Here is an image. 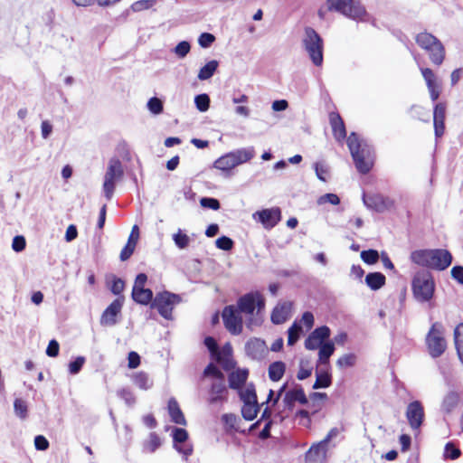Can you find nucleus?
Returning <instances> with one entry per match:
<instances>
[{
  "label": "nucleus",
  "mask_w": 463,
  "mask_h": 463,
  "mask_svg": "<svg viewBox=\"0 0 463 463\" xmlns=\"http://www.w3.org/2000/svg\"><path fill=\"white\" fill-rule=\"evenodd\" d=\"M133 383L142 390H148L152 387L153 382L145 372H138L133 375Z\"/></svg>",
  "instance_id": "nucleus-39"
},
{
  "label": "nucleus",
  "mask_w": 463,
  "mask_h": 463,
  "mask_svg": "<svg viewBox=\"0 0 463 463\" xmlns=\"http://www.w3.org/2000/svg\"><path fill=\"white\" fill-rule=\"evenodd\" d=\"M356 363V355L354 354H345L336 361L339 368L352 367Z\"/></svg>",
  "instance_id": "nucleus-52"
},
{
  "label": "nucleus",
  "mask_w": 463,
  "mask_h": 463,
  "mask_svg": "<svg viewBox=\"0 0 463 463\" xmlns=\"http://www.w3.org/2000/svg\"><path fill=\"white\" fill-rule=\"evenodd\" d=\"M112 278L111 283L109 285V290L112 294L118 296L122 293L125 288V282L122 279L116 277L115 275H111Z\"/></svg>",
  "instance_id": "nucleus-51"
},
{
  "label": "nucleus",
  "mask_w": 463,
  "mask_h": 463,
  "mask_svg": "<svg viewBox=\"0 0 463 463\" xmlns=\"http://www.w3.org/2000/svg\"><path fill=\"white\" fill-rule=\"evenodd\" d=\"M161 444L160 437L156 432H151L149 434V439L143 443V450L145 452L154 453Z\"/></svg>",
  "instance_id": "nucleus-40"
},
{
  "label": "nucleus",
  "mask_w": 463,
  "mask_h": 463,
  "mask_svg": "<svg viewBox=\"0 0 463 463\" xmlns=\"http://www.w3.org/2000/svg\"><path fill=\"white\" fill-rule=\"evenodd\" d=\"M124 305V297L114 299L102 312L99 323L102 326H114L119 322L121 309Z\"/></svg>",
  "instance_id": "nucleus-14"
},
{
  "label": "nucleus",
  "mask_w": 463,
  "mask_h": 463,
  "mask_svg": "<svg viewBox=\"0 0 463 463\" xmlns=\"http://www.w3.org/2000/svg\"><path fill=\"white\" fill-rule=\"evenodd\" d=\"M173 241L175 246L180 250L187 248L190 243L189 236L184 233L181 229H179L176 233L173 234Z\"/></svg>",
  "instance_id": "nucleus-45"
},
{
  "label": "nucleus",
  "mask_w": 463,
  "mask_h": 463,
  "mask_svg": "<svg viewBox=\"0 0 463 463\" xmlns=\"http://www.w3.org/2000/svg\"><path fill=\"white\" fill-rule=\"evenodd\" d=\"M454 342L458 359L463 364V324H459L454 330Z\"/></svg>",
  "instance_id": "nucleus-38"
},
{
  "label": "nucleus",
  "mask_w": 463,
  "mask_h": 463,
  "mask_svg": "<svg viewBox=\"0 0 463 463\" xmlns=\"http://www.w3.org/2000/svg\"><path fill=\"white\" fill-rule=\"evenodd\" d=\"M291 307L292 305L288 301L279 303L271 312V322L274 325H280L285 323L289 317Z\"/></svg>",
  "instance_id": "nucleus-24"
},
{
  "label": "nucleus",
  "mask_w": 463,
  "mask_h": 463,
  "mask_svg": "<svg viewBox=\"0 0 463 463\" xmlns=\"http://www.w3.org/2000/svg\"><path fill=\"white\" fill-rule=\"evenodd\" d=\"M317 177L322 181L326 182V175L329 174V166L325 162H316L313 164Z\"/></svg>",
  "instance_id": "nucleus-47"
},
{
  "label": "nucleus",
  "mask_w": 463,
  "mask_h": 463,
  "mask_svg": "<svg viewBox=\"0 0 463 463\" xmlns=\"http://www.w3.org/2000/svg\"><path fill=\"white\" fill-rule=\"evenodd\" d=\"M235 307L241 313L250 316L246 325L250 330L262 324L261 312L265 307V299L260 292H250L240 297Z\"/></svg>",
  "instance_id": "nucleus-3"
},
{
  "label": "nucleus",
  "mask_w": 463,
  "mask_h": 463,
  "mask_svg": "<svg viewBox=\"0 0 463 463\" xmlns=\"http://www.w3.org/2000/svg\"><path fill=\"white\" fill-rule=\"evenodd\" d=\"M167 410L169 416L171 418V420L178 425L185 426L186 425V420L184 418V415L180 409V406L177 402V401L175 398H171L168 401Z\"/></svg>",
  "instance_id": "nucleus-27"
},
{
  "label": "nucleus",
  "mask_w": 463,
  "mask_h": 463,
  "mask_svg": "<svg viewBox=\"0 0 463 463\" xmlns=\"http://www.w3.org/2000/svg\"><path fill=\"white\" fill-rule=\"evenodd\" d=\"M225 328L234 335L242 332L243 321L241 312L233 305L226 306L222 313Z\"/></svg>",
  "instance_id": "nucleus-13"
},
{
  "label": "nucleus",
  "mask_w": 463,
  "mask_h": 463,
  "mask_svg": "<svg viewBox=\"0 0 463 463\" xmlns=\"http://www.w3.org/2000/svg\"><path fill=\"white\" fill-rule=\"evenodd\" d=\"M360 257L364 263L373 265L378 261L379 252L373 249L364 250L361 251Z\"/></svg>",
  "instance_id": "nucleus-46"
},
{
  "label": "nucleus",
  "mask_w": 463,
  "mask_h": 463,
  "mask_svg": "<svg viewBox=\"0 0 463 463\" xmlns=\"http://www.w3.org/2000/svg\"><path fill=\"white\" fill-rule=\"evenodd\" d=\"M191 51V44L188 41L179 42L173 49V52L180 59H184Z\"/></svg>",
  "instance_id": "nucleus-48"
},
{
  "label": "nucleus",
  "mask_w": 463,
  "mask_h": 463,
  "mask_svg": "<svg viewBox=\"0 0 463 463\" xmlns=\"http://www.w3.org/2000/svg\"><path fill=\"white\" fill-rule=\"evenodd\" d=\"M260 410V405L258 402L243 403L241 408V415L245 420H253Z\"/></svg>",
  "instance_id": "nucleus-36"
},
{
  "label": "nucleus",
  "mask_w": 463,
  "mask_h": 463,
  "mask_svg": "<svg viewBox=\"0 0 463 463\" xmlns=\"http://www.w3.org/2000/svg\"><path fill=\"white\" fill-rule=\"evenodd\" d=\"M14 411L19 419L25 420L28 417L27 402L21 398H16L14 402Z\"/></svg>",
  "instance_id": "nucleus-42"
},
{
  "label": "nucleus",
  "mask_w": 463,
  "mask_h": 463,
  "mask_svg": "<svg viewBox=\"0 0 463 463\" xmlns=\"http://www.w3.org/2000/svg\"><path fill=\"white\" fill-rule=\"evenodd\" d=\"M435 281L428 270L417 271L411 280V290L414 298L420 303L430 301L435 293Z\"/></svg>",
  "instance_id": "nucleus-4"
},
{
  "label": "nucleus",
  "mask_w": 463,
  "mask_h": 463,
  "mask_svg": "<svg viewBox=\"0 0 463 463\" xmlns=\"http://www.w3.org/2000/svg\"><path fill=\"white\" fill-rule=\"evenodd\" d=\"M335 350L334 342L327 341L323 344L318 349V360L317 364H328L331 355Z\"/></svg>",
  "instance_id": "nucleus-32"
},
{
  "label": "nucleus",
  "mask_w": 463,
  "mask_h": 463,
  "mask_svg": "<svg viewBox=\"0 0 463 463\" xmlns=\"http://www.w3.org/2000/svg\"><path fill=\"white\" fill-rule=\"evenodd\" d=\"M218 66L219 61L216 60H212L208 61L199 70L197 78L200 80H207L211 79L216 72Z\"/></svg>",
  "instance_id": "nucleus-35"
},
{
  "label": "nucleus",
  "mask_w": 463,
  "mask_h": 463,
  "mask_svg": "<svg viewBox=\"0 0 463 463\" xmlns=\"http://www.w3.org/2000/svg\"><path fill=\"white\" fill-rule=\"evenodd\" d=\"M182 301L180 295L169 291L159 292L156 295L151 308L157 309L159 315L165 319L173 318L172 312L175 305Z\"/></svg>",
  "instance_id": "nucleus-10"
},
{
  "label": "nucleus",
  "mask_w": 463,
  "mask_h": 463,
  "mask_svg": "<svg viewBox=\"0 0 463 463\" xmlns=\"http://www.w3.org/2000/svg\"><path fill=\"white\" fill-rule=\"evenodd\" d=\"M254 218L258 220L266 229L275 227L281 219V211L279 207H272L269 209H263L258 211L253 214Z\"/></svg>",
  "instance_id": "nucleus-19"
},
{
  "label": "nucleus",
  "mask_w": 463,
  "mask_h": 463,
  "mask_svg": "<svg viewBox=\"0 0 463 463\" xmlns=\"http://www.w3.org/2000/svg\"><path fill=\"white\" fill-rule=\"evenodd\" d=\"M203 377H213V380L225 379L224 373L222 370L213 363H210L203 372Z\"/></svg>",
  "instance_id": "nucleus-43"
},
{
  "label": "nucleus",
  "mask_w": 463,
  "mask_h": 463,
  "mask_svg": "<svg viewBox=\"0 0 463 463\" xmlns=\"http://www.w3.org/2000/svg\"><path fill=\"white\" fill-rule=\"evenodd\" d=\"M302 323L307 330H310L315 323L314 315L310 311H306L302 314V317L300 321L295 320L293 324L288 329V345L293 346L303 335V326Z\"/></svg>",
  "instance_id": "nucleus-12"
},
{
  "label": "nucleus",
  "mask_w": 463,
  "mask_h": 463,
  "mask_svg": "<svg viewBox=\"0 0 463 463\" xmlns=\"http://www.w3.org/2000/svg\"><path fill=\"white\" fill-rule=\"evenodd\" d=\"M347 146L357 171L362 175L368 174L373 166V147L364 140H360L355 132L347 137Z\"/></svg>",
  "instance_id": "nucleus-1"
},
{
  "label": "nucleus",
  "mask_w": 463,
  "mask_h": 463,
  "mask_svg": "<svg viewBox=\"0 0 463 463\" xmlns=\"http://www.w3.org/2000/svg\"><path fill=\"white\" fill-rule=\"evenodd\" d=\"M215 41V36L210 33H202L198 37V44L202 48H209Z\"/></svg>",
  "instance_id": "nucleus-58"
},
{
  "label": "nucleus",
  "mask_w": 463,
  "mask_h": 463,
  "mask_svg": "<svg viewBox=\"0 0 463 463\" xmlns=\"http://www.w3.org/2000/svg\"><path fill=\"white\" fill-rule=\"evenodd\" d=\"M210 97L206 93L198 94L194 97V104L200 112H205L210 108Z\"/></svg>",
  "instance_id": "nucleus-44"
},
{
  "label": "nucleus",
  "mask_w": 463,
  "mask_h": 463,
  "mask_svg": "<svg viewBox=\"0 0 463 463\" xmlns=\"http://www.w3.org/2000/svg\"><path fill=\"white\" fill-rule=\"evenodd\" d=\"M326 446L320 441L317 444L312 445L306 452V461L317 462L322 456L325 455Z\"/></svg>",
  "instance_id": "nucleus-33"
},
{
  "label": "nucleus",
  "mask_w": 463,
  "mask_h": 463,
  "mask_svg": "<svg viewBox=\"0 0 463 463\" xmlns=\"http://www.w3.org/2000/svg\"><path fill=\"white\" fill-rule=\"evenodd\" d=\"M364 204L371 210L377 213H383L393 206V201L381 194H373L371 195L363 194Z\"/></svg>",
  "instance_id": "nucleus-16"
},
{
  "label": "nucleus",
  "mask_w": 463,
  "mask_h": 463,
  "mask_svg": "<svg viewBox=\"0 0 463 463\" xmlns=\"http://www.w3.org/2000/svg\"><path fill=\"white\" fill-rule=\"evenodd\" d=\"M254 156L255 150L253 147L236 149L215 160L213 166L223 172H229L237 165L250 161Z\"/></svg>",
  "instance_id": "nucleus-7"
},
{
  "label": "nucleus",
  "mask_w": 463,
  "mask_h": 463,
  "mask_svg": "<svg viewBox=\"0 0 463 463\" xmlns=\"http://www.w3.org/2000/svg\"><path fill=\"white\" fill-rule=\"evenodd\" d=\"M296 402L301 405L308 404V398L300 384H296L294 388L286 392L283 398L284 406L288 411H293Z\"/></svg>",
  "instance_id": "nucleus-18"
},
{
  "label": "nucleus",
  "mask_w": 463,
  "mask_h": 463,
  "mask_svg": "<svg viewBox=\"0 0 463 463\" xmlns=\"http://www.w3.org/2000/svg\"><path fill=\"white\" fill-rule=\"evenodd\" d=\"M59 351H60V345H59L58 341L55 339H52L49 342L48 346L46 348V351H45L46 354L49 357H56L59 354Z\"/></svg>",
  "instance_id": "nucleus-63"
},
{
  "label": "nucleus",
  "mask_w": 463,
  "mask_h": 463,
  "mask_svg": "<svg viewBox=\"0 0 463 463\" xmlns=\"http://www.w3.org/2000/svg\"><path fill=\"white\" fill-rule=\"evenodd\" d=\"M411 260L417 265L442 271L451 265L453 257L445 249H425L412 251Z\"/></svg>",
  "instance_id": "nucleus-2"
},
{
  "label": "nucleus",
  "mask_w": 463,
  "mask_h": 463,
  "mask_svg": "<svg viewBox=\"0 0 463 463\" xmlns=\"http://www.w3.org/2000/svg\"><path fill=\"white\" fill-rule=\"evenodd\" d=\"M118 396L124 400L128 406H133L136 403V397L129 388H122L118 390Z\"/></svg>",
  "instance_id": "nucleus-54"
},
{
  "label": "nucleus",
  "mask_w": 463,
  "mask_h": 463,
  "mask_svg": "<svg viewBox=\"0 0 463 463\" xmlns=\"http://www.w3.org/2000/svg\"><path fill=\"white\" fill-rule=\"evenodd\" d=\"M423 79L426 81L427 87H431L436 85V76L433 71L430 68L420 69Z\"/></svg>",
  "instance_id": "nucleus-59"
},
{
  "label": "nucleus",
  "mask_w": 463,
  "mask_h": 463,
  "mask_svg": "<svg viewBox=\"0 0 463 463\" xmlns=\"http://www.w3.org/2000/svg\"><path fill=\"white\" fill-rule=\"evenodd\" d=\"M426 345L432 358H438L444 354L447 342L444 338V326L441 323L435 322L432 324L426 335Z\"/></svg>",
  "instance_id": "nucleus-8"
},
{
  "label": "nucleus",
  "mask_w": 463,
  "mask_h": 463,
  "mask_svg": "<svg viewBox=\"0 0 463 463\" xmlns=\"http://www.w3.org/2000/svg\"><path fill=\"white\" fill-rule=\"evenodd\" d=\"M26 241L23 235H16L13 239L12 249L15 252H20L25 249Z\"/></svg>",
  "instance_id": "nucleus-61"
},
{
  "label": "nucleus",
  "mask_w": 463,
  "mask_h": 463,
  "mask_svg": "<svg viewBox=\"0 0 463 463\" xmlns=\"http://www.w3.org/2000/svg\"><path fill=\"white\" fill-rule=\"evenodd\" d=\"M228 400V389L225 379L213 380L209 389L208 402L210 404L222 403Z\"/></svg>",
  "instance_id": "nucleus-20"
},
{
  "label": "nucleus",
  "mask_w": 463,
  "mask_h": 463,
  "mask_svg": "<svg viewBox=\"0 0 463 463\" xmlns=\"http://www.w3.org/2000/svg\"><path fill=\"white\" fill-rule=\"evenodd\" d=\"M85 361L84 356H77L74 360L71 361L68 365L69 373L73 375L78 374L81 371Z\"/></svg>",
  "instance_id": "nucleus-53"
},
{
  "label": "nucleus",
  "mask_w": 463,
  "mask_h": 463,
  "mask_svg": "<svg viewBox=\"0 0 463 463\" xmlns=\"http://www.w3.org/2000/svg\"><path fill=\"white\" fill-rule=\"evenodd\" d=\"M200 204L203 208L212 209L214 211H217L221 208L219 200L213 197H202L200 199Z\"/></svg>",
  "instance_id": "nucleus-57"
},
{
  "label": "nucleus",
  "mask_w": 463,
  "mask_h": 463,
  "mask_svg": "<svg viewBox=\"0 0 463 463\" xmlns=\"http://www.w3.org/2000/svg\"><path fill=\"white\" fill-rule=\"evenodd\" d=\"M451 278L458 284L463 285V266L456 265L450 270Z\"/></svg>",
  "instance_id": "nucleus-64"
},
{
  "label": "nucleus",
  "mask_w": 463,
  "mask_h": 463,
  "mask_svg": "<svg viewBox=\"0 0 463 463\" xmlns=\"http://www.w3.org/2000/svg\"><path fill=\"white\" fill-rule=\"evenodd\" d=\"M249 376L247 369H237L228 376L229 387L233 390H240L246 383Z\"/></svg>",
  "instance_id": "nucleus-26"
},
{
  "label": "nucleus",
  "mask_w": 463,
  "mask_h": 463,
  "mask_svg": "<svg viewBox=\"0 0 463 463\" xmlns=\"http://www.w3.org/2000/svg\"><path fill=\"white\" fill-rule=\"evenodd\" d=\"M203 345L208 349L212 359H219L221 356V349L217 341L213 336H206L203 340Z\"/></svg>",
  "instance_id": "nucleus-41"
},
{
  "label": "nucleus",
  "mask_w": 463,
  "mask_h": 463,
  "mask_svg": "<svg viewBox=\"0 0 463 463\" xmlns=\"http://www.w3.org/2000/svg\"><path fill=\"white\" fill-rule=\"evenodd\" d=\"M317 204L322 205L325 203H330L333 205H338L340 203V198L336 194L328 193L318 197Z\"/></svg>",
  "instance_id": "nucleus-56"
},
{
  "label": "nucleus",
  "mask_w": 463,
  "mask_h": 463,
  "mask_svg": "<svg viewBox=\"0 0 463 463\" xmlns=\"http://www.w3.org/2000/svg\"><path fill=\"white\" fill-rule=\"evenodd\" d=\"M215 245L218 249L229 251L234 246V241L228 236L222 235L215 241Z\"/></svg>",
  "instance_id": "nucleus-55"
},
{
  "label": "nucleus",
  "mask_w": 463,
  "mask_h": 463,
  "mask_svg": "<svg viewBox=\"0 0 463 463\" xmlns=\"http://www.w3.org/2000/svg\"><path fill=\"white\" fill-rule=\"evenodd\" d=\"M216 362L220 363L222 369L225 371H230L234 368L235 363L231 358V356H223V352L221 353V356L219 359H214Z\"/></svg>",
  "instance_id": "nucleus-60"
},
{
  "label": "nucleus",
  "mask_w": 463,
  "mask_h": 463,
  "mask_svg": "<svg viewBox=\"0 0 463 463\" xmlns=\"http://www.w3.org/2000/svg\"><path fill=\"white\" fill-rule=\"evenodd\" d=\"M131 297L136 303L143 306H151V303L155 298L153 291L150 288H132Z\"/></svg>",
  "instance_id": "nucleus-28"
},
{
  "label": "nucleus",
  "mask_w": 463,
  "mask_h": 463,
  "mask_svg": "<svg viewBox=\"0 0 463 463\" xmlns=\"http://www.w3.org/2000/svg\"><path fill=\"white\" fill-rule=\"evenodd\" d=\"M415 41L420 48L428 52L433 64H442L445 59V48L436 36L430 33L422 32L417 34Z\"/></svg>",
  "instance_id": "nucleus-6"
},
{
  "label": "nucleus",
  "mask_w": 463,
  "mask_h": 463,
  "mask_svg": "<svg viewBox=\"0 0 463 463\" xmlns=\"http://www.w3.org/2000/svg\"><path fill=\"white\" fill-rule=\"evenodd\" d=\"M332 384V375L327 369L316 370V382L312 388L315 390L327 388Z\"/></svg>",
  "instance_id": "nucleus-31"
},
{
  "label": "nucleus",
  "mask_w": 463,
  "mask_h": 463,
  "mask_svg": "<svg viewBox=\"0 0 463 463\" xmlns=\"http://www.w3.org/2000/svg\"><path fill=\"white\" fill-rule=\"evenodd\" d=\"M459 399L460 397L458 392L449 391L443 398L441 403V411L446 414L451 413L454 411V409L458 405Z\"/></svg>",
  "instance_id": "nucleus-29"
},
{
  "label": "nucleus",
  "mask_w": 463,
  "mask_h": 463,
  "mask_svg": "<svg viewBox=\"0 0 463 463\" xmlns=\"http://www.w3.org/2000/svg\"><path fill=\"white\" fill-rule=\"evenodd\" d=\"M239 396L243 403L258 402L255 386L253 383H249L245 389H240Z\"/></svg>",
  "instance_id": "nucleus-37"
},
{
  "label": "nucleus",
  "mask_w": 463,
  "mask_h": 463,
  "mask_svg": "<svg viewBox=\"0 0 463 463\" xmlns=\"http://www.w3.org/2000/svg\"><path fill=\"white\" fill-rule=\"evenodd\" d=\"M302 45L312 62L316 66H321L324 59V41L314 28L309 26L305 28Z\"/></svg>",
  "instance_id": "nucleus-5"
},
{
  "label": "nucleus",
  "mask_w": 463,
  "mask_h": 463,
  "mask_svg": "<svg viewBox=\"0 0 463 463\" xmlns=\"http://www.w3.org/2000/svg\"><path fill=\"white\" fill-rule=\"evenodd\" d=\"M174 448L181 454L188 457L192 454V447H182L180 444L184 443L188 439V432L185 429L174 427L172 430Z\"/></svg>",
  "instance_id": "nucleus-23"
},
{
  "label": "nucleus",
  "mask_w": 463,
  "mask_h": 463,
  "mask_svg": "<svg viewBox=\"0 0 463 463\" xmlns=\"http://www.w3.org/2000/svg\"><path fill=\"white\" fill-rule=\"evenodd\" d=\"M327 11H335L352 19H363L365 8L354 0H327Z\"/></svg>",
  "instance_id": "nucleus-9"
},
{
  "label": "nucleus",
  "mask_w": 463,
  "mask_h": 463,
  "mask_svg": "<svg viewBox=\"0 0 463 463\" xmlns=\"http://www.w3.org/2000/svg\"><path fill=\"white\" fill-rule=\"evenodd\" d=\"M405 416L410 427L413 430H420L425 418L422 403L418 400L410 402L407 406Z\"/></svg>",
  "instance_id": "nucleus-15"
},
{
  "label": "nucleus",
  "mask_w": 463,
  "mask_h": 463,
  "mask_svg": "<svg viewBox=\"0 0 463 463\" xmlns=\"http://www.w3.org/2000/svg\"><path fill=\"white\" fill-rule=\"evenodd\" d=\"M446 104L436 103L433 109V127L436 139L441 137L445 132Z\"/></svg>",
  "instance_id": "nucleus-22"
},
{
  "label": "nucleus",
  "mask_w": 463,
  "mask_h": 463,
  "mask_svg": "<svg viewBox=\"0 0 463 463\" xmlns=\"http://www.w3.org/2000/svg\"><path fill=\"white\" fill-rule=\"evenodd\" d=\"M286 364L282 361H276L269 366V377L272 382H279L284 375Z\"/></svg>",
  "instance_id": "nucleus-34"
},
{
  "label": "nucleus",
  "mask_w": 463,
  "mask_h": 463,
  "mask_svg": "<svg viewBox=\"0 0 463 463\" xmlns=\"http://www.w3.org/2000/svg\"><path fill=\"white\" fill-rule=\"evenodd\" d=\"M153 4H154V0H139V1L135 2L131 5V9L134 12H140L143 10L149 9L150 7H152Z\"/></svg>",
  "instance_id": "nucleus-62"
},
{
  "label": "nucleus",
  "mask_w": 463,
  "mask_h": 463,
  "mask_svg": "<svg viewBox=\"0 0 463 463\" xmlns=\"http://www.w3.org/2000/svg\"><path fill=\"white\" fill-rule=\"evenodd\" d=\"M123 175L124 170L121 161L118 158L110 159L103 183V192L108 201L111 200L115 191L116 182L121 179Z\"/></svg>",
  "instance_id": "nucleus-11"
},
{
  "label": "nucleus",
  "mask_w": 463,
  "mask_h": 463,
  "mask_svg": "<svg viewBox=\"0 0 463 463\" xmlns=\"http://www.w3.org/2000/svg\"><path fill=\"white\" fill-rule=\"evenodd\" d=\"M147 109L154 115H159L163 112L164 105L160 99L152 97L147 101Z\"/></svg>",
  "instance_id": "nucleus-50"
},
{
  "label": "nucleus",
  "mask_w": 463,
  "mask_h": 463,
  "mask_svg": "<svg viewBox=\"0 0 463 463\" xmlns=\"http://www.w3.org/2000/svg\"><path fill=\"white\" fill-rule=\"evenodd\" d=\"M386 278L385 276L378 271L375 272H369L365 276V284L372 289V290H378L381 288H383L385 284Z\"/></svg>",
  "instance_id": "nucleus-30"
},
{
  "label": "nucleus",
  "mask_w": 463,
  "mask_h": 463,
  "mask_svg": "<svg viewBox=\"0 0 463 463\" xmlns=\"http://www.w3.org/2000/svg\"><path fill=\"white\" fill-rule=\"evenodd\" d=\"M331 330L327 326L315 328L306 338L304 345L307 350L319 349L323 342L330 337Z\"/></svg>",
  "instance_id": "nucleus-17"
},
{
  "label": "nucleus",
  "mask_w": 463,
  "mask_h": 463,
  "mask_svg": "<svg viewBox=\"0 0 463 463\" xmlns=\"http://www.w3.org/2000/svg\"><path fill=\"white\" fill-rule=\"evenodd\" d=\"M245 352L252 360L260 361L266 356L268 353V346L264 340L253 337L246 342Z\"/></svg>",
  "instance_id": "nucleus-21"
},
{
  "label": "nucleus",
  "mask_w": 463,
  "mask_h": 463,
  "mask_svg": "<svg viewBox=\"0 0 463 463\" xmlns=\"http://www.w3.org/2000/svg\"><path fill=\"white\" fill-rule=\"evenodd\" d=\"M461 455L460 449L452 442H448L444 449V458L451 460L458 458Z\"/></svg>",
  "instance_id": "nucleus-49"
},
{
  "label": "nucleus",
  "mask_w": 463,
  "mask_h": 463,
  "mask_svg": "<svg viewBox=\"0 0 463 463\" xmlns=\"http://www.w3.org/2000/svg\"><path fill=\"white\" fill-rule=\"evenodd\" d=\"M329 121L335 137L337 140L345 139L346 137V129L340 115L335 112H331L329 115Z\"/></svg>",
  "instance_id": "nucleus-25"
}]
</instances>
